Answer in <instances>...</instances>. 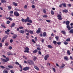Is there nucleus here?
Instances as JSON below:
<instances>
[{"instance_id":"1","label":"nucleus","mask_w":73,"mask_h":73,"mask_svg":"<svg viewBox=\"0 0 73 73\" xmlns=\"http://www.w3.org/2000/svg\"><path fill=\"white\" fill-rule=\"evenodd\" d=\"M27 62L30 65H34V62L32 60H29L27 61Z\"/></svg>"},{"instance_id":"2","label":"nucleus","mask_w":73,"mask_h":73,"mask_svg":"<svg viewBox=\"0 0 73 73\" xmlns=\"http://www.w3.org/2000/svg\"><path fill=\"white\" fill-rule=\"evenodd\" d=\"M27 21H28L29 23H32V21L31 20L29 19V17H27L26 19L25 20V23H26Z\"/></svg>"},{"instance_id":"3","label":"nucleus","mask_w":73,"mask_h":73,"mask_svg":"<svg viewBox=\"0 0 73 73\" xmlns=\"http://www.w3.org/2000/svg\"><path fill=\"white\" fill-rule=\"evenodd\" d=\"M14 15L15 16L19 17V15H20V14L18 12L16 11L14 12Z\"/></svg>"},{"instance_id":"4","label":"nucleus","mask_w":73,"mask_h":73,"mask_svg":"<svg viewBox=\"0 0 73 73\" xmlns=\"http://www.w3.org/2000/svg\"><path fill=\"white\" fill-rule=\"evenodd\" d=\"M25 49L26 50L24 51L25 53H26V52L27 53H28V52H29V49L28 47H26L25 48Z\"/></svg>"},{"instance_id":"5","label":"nucleus","mask_w":73,"mask_h":73,"mask_svg":"<svg viewBox=\"0 0 73 73\" xmlns=\"http://www.w3.org/2000/svg\"><path fill=\"white\" fill-rule=\"evenodd\" d=\"M57 17L58 19L60 20H62V18L61 17V16L60 15H58L57 16Z\"/></svg>"},{"instance_id":"6","label":"nucleus","mask_w":73,"mask_h":73,"mask_svg":"<svg viewBox=\"0 0 73 73\" xmlns=\"http://www.w3.org/2000/svg\"><path fill=\"white\" fill-rule=\"evenodd\" d=\"M49 57V55L48 54L46 55L45 56H44V60H47V58Z\"/></svg>"},{"instance_id":"7","label":"nucleus","mask_w":73,"mask_h":73,"mask_svg":"<svg viewBox=\"0 0 73 73\" xmlns=\"http://www.w3.org/2000/svg\"><path fill=\"white\" fill-rule=\"evenodd\" d=\"M29 69V67H26L23 69V70H25V71L26 70H28Z\"/></svg>"},{"instance_id":"8","label":"nucleus","mask_w":73,"mask_h":73,"mask_svg":"<svg viewBox=\"0 0 73 73\" xmlns=\"http://www.w3.org/2000/svg\"><path fill=\"white\" fill-rule=\"evenodd\" d=\"M41 31V28H39L38 29V30L36 31V33H39L40 31Z\"/></svg>"},{"instance_id":"9","label":"nucleus","mask_w":73,"mask_h":73,"mask_svg":"<svg viewBox=\"0 0 73 73\" xmlns=\"http://www.w3.org/2000/svg\"><path fill=\"white\" fill-rule=\"evenodd\" d=\"M64 59L66 61H68V60H69V58H68V57L66 56L64 57Z\"/></svg>"},{"instance_id":"10","label":"nucleus","mask_w":73,"mask_h":73,"mask_svg":"<svg viewBox=\"0 0 73 73\" xmlns=\"http://www.w3.org/2000/svg\"><path fill=\"white\" fill-rule=\"evenodd\" d=\"M46 33L45 32H44L43 33L42 36L43 37H46Z\"/></svg>"},{"instance_id":"11","label":"nucleus","mask_w":73,"mask_h":73,"mask_svg":"<svg viewBox=\"0 0 73 73\" xmlns=\"http://www.w3.org/2000/svg\"><path fill=\"white\" fill-rule=\"evenodd\" d=\"M17 37V35H14L13 36V39H15Z\"/></svg>"},{"instance_id":"12","label":"nucleus","mask_w":73,"mask_h":73,"mask_svg":"<svg viewBox=\"0 0 73 73\" xmlns=\"http://www.w3.org/2000/svg\"><path fill=\"white\" fill-rule=\"evenodd\" d=\"M19 33H22V34H24V31L23 30H20L19 31Z\"/></svg>"},{"instance_id":"13","label":"nucleus","mask_w":73,"mask_h":73,"mask_svg":"<svg viewBox=\"0 0 73 73\" xmlns=\"http://www.w3.org/2000/svg\"><path fill=\"white\" fill-rule=\"evenodd\" d=\"M34 68L35 69H36V70H39V68L37 66H34Z\"/></svg>"},{"instance_id":"14","label":"nucleus","mask_w":73,"mask_h":73,"mask_svg":"<svg viewBox=\"0 0 73 73\" xmlns=\"http://www.w3.org/2000/svg\"><path fill=\"white\" fill-rule=\"evenodd\" d=\"M70 23V22H69V21H67L66 22V24L67 25H69Z\"/></svg>"},{"instance_id":"15","label":"nucleus","mask_w":73,"mask_h":73,"mask_svg":"<svg viewBox=\"0 0 73 73\" xmlns=\"http://www.w3.org/2000/svg\"><path fill=\"white\" fill-rule=\"evenodd\" d=\"M36 60H37V57L36 56H33V60L35 61Z\"/></svg>"},{"instance_id":"16","label":"nucleus","mask_w":73,"mask_h":73,"mask_svg":"<svg viewBox=\"0 0 73 73\" xmlns=\"http://www.w3.org/2000/svg\"><path fill=\"white\" fill-rule=\"evenodd\" d=\"M19 67L21 68V70H20V71L22 72V71H23V68L22 67V66H21V65H19Z\"/></svg>"},{"instance_id":"17","label":"nucleus","mask_w":73,"mask_h":73,"mask_svg":"<svg viewBox=\"0 0 73 73\" xmlns=\"http://www.w3.org/2000/svg\"><path fill=\"white\" fill-rule=\"evenodd\" d=\"M64 12L66 13H67L68 12V9H65L64 10Z\"/></svg>"},{"instance_id":"18","label":"nucleus","mask_w":73,"mask_h":73,"mask_svg":"<svg viewBox=\"0 0 73 73\" xmlns=\"http://www.w3.org/2000/svg\"><path fill=\"white\" fill-rule=\"evenodd\" d=\"M47 47H48V48H50V49L53 48V47L50 45H48Z\"/></svg>"},{"instance_id":"19","label":"nucleus","mask_w":73,"mask_h":73,"mask_svg":"<svg viewBox=\"0 0 73 73\" xmlns=\"http://www.w3.org/2000/svg\"><path fill=\"white\" fill-rule=\"evenodd\" d=\"M13 5L15 6H17V3H15V2H13Z\"/></svg>"},{"instance_id":"20","label":"nucleus","mask_w":73,"mask_h":73,"mask_svg":"<svg viewBox=\"0 0 73 73\" xmlns=\"http://www.w3.org/2000/svg\"><path fill=\"white\" fill-rule=\"evenodd\" d=\"M69 32L70 33H73V29H70Z\"/></svg>"},{"instance_id":"21","label":"nucleus","mask_w":73,"mask_h":73,"mask_svg":"<svg viewBox=\"0 0 73 73\" xmlns=\"http://www.w3.org/2000/svg\"><path fill=\"white\" fill-rule=\"evenodd\" d=\"M7 20H10L11 21H12V19L10 17H9L7 18Z\"/></svg>"},{"instance_id":"22","label":"nucleus","mask_w":73,"mask_h":73,"mask_svg":"<svg viewBox=\"0 0 73 73\" xmlns=\"http://www.w3.org/2000/svg\"><path fill=\"white\" fill-rule=\"evenodd\" d=\"M1 2L2 3H6L7 1L5 0H1Z\"/></svg>"},{"instance_id":"23","label":"nucleus","mask_w":73,"mask_h":73,"mask_svg":"<svg viewBox=\"0 0 73 73\" xmlns=\"http://www.w3.org/2000/svg\"><path fill=\"white\" fill-rule=\"evenodd\" d=\"M67 25V28L68 29V31H69V30H70V26H69V25Z\"/></svg>"},{"instance_id":"24","label":"nucleus","mask_w":73,"mask_h":73,"mask_svg":"<svg viewBox=\"0 0 73 73\" xmlns=\"http://www.w3.org/2000/svg\"><path fill=\"white\" fill-rule=\"evenodd\" d=\"M8 68H11V69L13 68V66L11 65H9L8 66Z\"/></svg>"},{"instance_id":"25","label":"nucleus","mask_w":73,"mask_h":73,"mask_svg":"<svg viewBox=\"0 0 73 73\" xmlns=\"http://www.w3.org/2000/svg\"><path fill=\"white\" fill-rule=\"evenodd\" d=\"M67 54L68 55H70L71 53H70V51L69 50H67Z\"/></svg>"},{"instance_id":"26","label":"nucleus","mask_w":73,"mask_h":73,"mask_svg":"<svg viewBox=\"0 0 73 73\" xmlns=\"http://www.w3.org/2000/svg\"><path fill=\"white\" fill-rule=\"evenodd\" d=\"M15 25V23H12V25L11 26V28H12V27H14Z\"/></svg>"},{"instance_id":"27","label":"nucleus","mask_w":73,"mask_h":73,"mask_svg":"<svg viewBox=\"0 0 73 73\" xmlns=\"http://www.w3.org/2000/svg\"><path fill=\"white\" fill-rule=\"evenodd\" d=\"M64 64H63L62 65V66H61L59 67V68L60 69H62L64 68Z\"/></svg>"},{"instance_id":"28","label":"nucleus","mask_w":73,"mask_h":73,"mask_svg":"<svg viewBox=\"0 0 73 73\" xmlns=\"http://www.w3.org/2000/svg\"><path fill=\"white\" fill-rule=\"evenodd\" d=\"M1 26L2 27H3V28H6V27H5L4 24H2Z\"/></svg>"},{"instance_id":"29","label":"nucleus","mask_w":73,"mask_h":73,"mask_svg":"<svg viewBox=\"0 0 73 73\" xmlns=\"http://www.w3.org/2000/svg\"><path fill=\"white\" fill-rule=\"evenodd\" d=\"M37 52H38L37 50H35L33 51V53H37Z\"/></svg>"},{"instance_id":"30","label":"nucleus","mask_w":73,"mask_h":73,"mask_svg":"<svg viewBox=\"0 0 73 73\" xmlns=\"http://www.w3.org/2000/svg\"><path fill=\"white\" fill-rule=\"evenodd\" d=\"M7 7L8 8V9L9 10H11V9H12V7L11 6H7Z\"/></svg>"},{"instance_id":"31","label":"nucleus","mask_w":73,"mask_h":73,"mask_svg":"<svg viewBox=\"0 0 73 73\" xmlns=\"http://www.w3.org/2000/svg\"><path fill=\"white\" fill-rule=\"evenodd\" d=\"M1 60L2 61H3L4 62H7V60L3 58H1Z\"/></svg>"},{"instance_id":"32","label":"nucleus","mask_w":73,"mask_h":73,"mask_svg":"<svg viewBox=\"0 0 73 73\" xmlns=\"http://www.w3.org/2000/svg\"><path fill=\"white\" fill-rule=\"evenodd\" d=\"M66 41H70V38H67L66 40Z\"/></svg>"},{"instance_id":"33","label":"nucleus","mask_w":73,"mask_h":73,"mask_svg":"<svg viewBox=\"0 0 73 73\" xmlns=\"http://www.w3.org/2000/svg\"><path fill=\"white\" fill-rule=\"evenodd\" d=\"M55 38L57 41L58 40V39L59 38V37H58V36H56L55 37Z\"/></svg>"},{"instance_id":"34","label":"nucleus","mask_w":73,"mask_h":73,"mask_svg":"<svg viewBox=\"0 0 73 73\" xmlns=\"http://www.w3.org/2000/svg\"><path fill=\"white\" fill-rule=\"evenodd\" d=\"M29 33H31V34H33V31H29Z\"/></svg>"},{"instance_id":"35","label":"nucleus","mask_w":73,"mask_h":73,"mask_svg":"<svg viewBox=\"0 0 73 73\" xmlns=\"http://www.w3.org/2000/svg\"><path fill=\"white\" fill-rule=\"evenodd\" d=\"M29 31L27 29L25 30V33H26L27 32H28V33H29Z\"/></svg>"},{"instance_id":"36","label":"nucleus","mask_w":73,"mask_h":73,"mask_svg":"<svg viewBox=\"0 0 73 73\" xmlns=\"http://www.w3.org/2000/svg\"><path fill=\"white\" fill-rule=\"evenodd\" d=\"M7 54L8 56H9V55H12V54L11 52H7Z\"/></svg>"},{"instance_id":"37","label":"nucleus","mask_w":73,"mask_h":73,"mask_svg":"<svg viewBox=\"0 0 73 73\" xmlns=\"http://www.w3.org/2000/svg\"><path fill=\"white\" fill-rule=\"evenodd\" d=\"M15 11H21V10H19V9H17V8L15 9Z\"/></svg>"},{"instance_id":"38","label":"nucleus","mask_w":73,"mask_h":73,"mask_svg":"<svg viewBox=\"0 0 73 73\" xmlns=\"http://www.w3.org/2000/svg\"><path fill=\"white\" fill-rule=\"evenodd\" d=\"M51 14L52 15H54V11H53L52 10L51 11Z\"/></svg>"},{"instance_id":"39","label":"nucleus","mask_w":73,"mask_h":73,"mask_svg":"<svg viewBox=\"0 0 73 73\" xmlns=\"http://www.w3.org/2000/svg\"><path fill=\"white\" fill-rule=\"evenodd\" d=\"M53 42L55 45L57 43V42L56 41L54 40Z\"/></svg>"},{"instance_id":"40","label":"nucleus","mask_w":73,"mask_h":73,"mask_svg":"<svg viewBox=\"0 0 73 73\" xmlns=\"http://www.w3.org/2000/svg\"><path fill=\"white\" fill-rule=\"evenodd\" d=\"M21 21H22V22H25V19H24L22 18L21 19Z\"/></svg>"},{"instance_id":"41","label":"nucleus","mask_w":73,"mask_h":73,"mask_svg":"<svg viewBox=\"0 0 73 73\" xmlns=\"http://www.w3.org/2000/svg\"><path fill=\"white\" fill-rule=\"evenodd\" d=\"M12 47L11 46H10L9 47V49L10 50H11V49H12Z\"/></svg>"},{"instance_id":"42","label":"nucleus","mask_w":73,"mask_h":73,"mask_svg":"<svg viewBox=\"0 0 73 73\" xmlns=\"http://www.w3.org/2000/svg\"><path fill=\"white\" fill-rule=\"evenodd\" d=\"M15 64H17V65H19H19H21V64H19V63L17 62H16L15 63Z\"/></svg>"},{"instance_id":"43","label":"nucleus","mask_w":73,"mask_h":73,"mask_svg":"<svg viewBox=\"0 0 73 73\" xmlns=\"http://www.w3.org/2000/svg\"><path fill=\"white\" fill-rule=\"evenodd\" d=\"M19 29H23L24 28V27H19Z\"/></svg>"},{"instance_id":"44","label":"nucleus","mask_w":73,"mask_h":73,"mask_svg":"<svg viewBox=\"0 0 73 73\" xmlns=\"http://www.w3.org/2000/svg\"><path fill=\"white\" fill-rule=\"evenodd\" d=\"M4 73H8V71L6 70H4L3 71Z\"/></svg>"},{"instance_id":"45","label":"nucleus","mask_w":73,"mask_h":73,"mask_svg":"<svg viewBox=\"0 0 73 73\" xmlns=\"http://www.w3.org/2000/svg\"><path fill=\"white\" fill-rule=\"evenodd\" d=\"M64 44L65 45H67L68 44V42L66 41H65L64 42Z\"/></svg>"},{"instance_id":"46","label":"nucleus","mask_w":73,"mask_h":73,"mask_svg":"<svg viewBox=\"0 0 73 73\" xmlns=\"http://www.w3.org/2000/svg\"><path fill=\"white\" fill-rule=\"evenodd\" d=\"M6 58V61H7V62L9 61V58L8 57H7V58Z\"/></svg>"},{"instance_id":"47","label":"nucleus","mask_w":73,"mask_h":73,"mask_svg":"<svg viewBox=\"0 0 73 73\" xmlns=\"http://www.w3.org/2000/svg\"><path fill=\"white\" fill-rule=\"evenodd\" d=\"M25 9H27V5H25L24 7Z\"/></svg>"},{"instance_id":"48","label":"nucleus","mask_w":73,"mask_h":73,"mask_svg":"<svg viewBox=\"0 0 73 73\" xmlns=\"http://www.w3.org/2000/svg\"><path fill=\"white\" fill-rule=\"evenodd\" d=\"M23 58H25V60H27V57H26L25 56H23Z\"/></svg>"},{"instance_id":"49","label":"nucleus","mask_w":73,"mask_h":73,"mask_svg":"<svg viewBox=\"0 0 73 73\" xmlns=\"http://www.w3.org/2000/svg\"><path fill=\"white\" fill-rule=\"evenodd\" d=\"M13 13V11H11L9 12V13H10V14H12Z\"/></svg>"},{"instance_id":"50","label":"nucleus","mask_w":73,"mask_h":73,"mask_svg":"<svg viewBox=\"0 0 73 73\" xmlns=\"http://www.w3.org/2000/svg\"><path fill=\"white\" fill-rule=\"evenodd\" d=\"M39 21H40V22H42V19H40L38 20Z\"/></svg>"},{"instance_id":"51","label":"nucleus","mask_w":73,"mask_h":73,"mask_svg":"<svg viewBox=\"0 0 73 73\" xmlns=\"http://www.w3.org/2000/svg\"><path fill=\"white\" fill-rule=\"evenodd\" d=\"M0 67L1 68H2V69H4V68H5L4 66H1Z\"/></svg>"},{"instance_id":"52","label":"nucleus","mask_w":73,"mask_h":73,"mask_svg":"<svg viewBox=\"0 0 73 73\" xmlns=\"http://www.w3.org/2000/svg\"><path fill=\"white\" fill-rule=\"evenodd\" d=\"M7 24H9V23H10V21H7Z\"/></svg>"},{"instance_id":"53","label":"nucleus","mask_w":73,"mask_h":73,"mask_svg":"<svg viewBox=\"0 0 73 73\" xmlns=\"http://www.w3.org/2000/svg\"><path fill=\"white\" fill-rule=\"evenodd\" d=\"M52 68L53 69L54 72H56V69H55V68Z\"/></svg>"},{"instance_id":"54","label":"nucleus","mask_w":73,"mask_h":73,"mask_svg":"<svg viewBox=\"0 0 73 73\" xmlns=\"http://www.w3.org/2000/svg\"><path fill=\"white\" fill-rule=\"evenodd\" d=\"M43 17H48V16H47V15H43Z\"/></svg>"},{"instance_id":"55","label":"nucleus","mask_w":73,"mask_h":73,"mask_svg":"<svg viewBox=\"0 0 73 73\" xmlns=\"http://www.w3.org/2000/svg\"><path fill=\"white\" fill-rule=\"evenodd\" d=\"M68 5L69 7H72V5L70 4H68Z\"/></svg>"},{"instance_id":"56","label":"nucleus","mask_w":73,"mask_h":73,"mask_svg":"<svg viewBox=\"0 0 73 73\" xmlns=\"http://www.w3.org/2000/svg\"><path fill=\"white\" fill-rule=\"evenodd\" d=\"M37 49L38 50H41V49L39 47H38L37 48Z\"/></svg>"},{"instance_id":"57","label":"nucleus","mask_w":73,"mask_h":73,"mask_svg":"<svg viewBox=\"0 0 73 73\" xmlns=\"http://www.w3.org/2000/svg\"><path fill=\"white\" fill-rule=\"evenodd\" d=\"M9 44L8 43H5V45L6 46H8L9 45Z\"/></svg>"},{"instance_id":"58","label":"nucleus","mask_w":73,"mask_h":73,"mask_svg":"<svg viewBox=\"0 0 73 73\" xmlns=\"http://www.w3.org/2000/svg\"><path fill=\"white\" fill-rule=\"evenodd\" d=\"M38 53H39V54L41 55V52H40V51H39L38 52Z\"/></svg>"},{"instance_id":"59","label":"nucleus","mask_w":73,"mask_h":73,"mask_svg":"<svg viewBox=\"0 0 73 73\" xmlns=\"http://www.w3.org/2000/svg\"><path fill=\"white\" fill-rule=\"evenodd\" d=\"M5 33H6V34H7V35H9V33H8V32L7 31H5Z\"/></svg>"},{"instance_id":"60","label":"nucleus","mask_w":73,"mask_h":73,"mask_svg":"<svg viewBox=\"0 0 73 73\" xmlns=\"http://www.w3.org/2000/svg\"><path fill=\"white\" fill-rule=\"evenodd\" d=\"M46 21L47 22H48V23H50V21L49 20H46Z\"/></svg>"},{"instance_id":"61","label":"nucleus","mask_w":73,"mask_h":73,"mask_svg":"<svg viewBox=\"0 0 73 73\" xmlns=\"http://www.w3.org/2000/svg\"><path fill=\"white\" fill-rule=\"evenodd\" d=\"M10 42L11 43H12L13 42V40L11 39L10 40Z\"/></svg>"},{"instance_id":"62","label":"nucleus","mask_w":73,"mask_h":73,"mask_svg":"<svg viewBox=\"0 0 73 73\" xmlns=\"http://www.w3.org/2000/svg\"><path fill=\"white\" fill-rule=\"evenodd\" d=\"M10 72L11 73H14V72H13V70H11Z\"/></svg>"},{"instance_id":"63","label":"nucleus","mask_w":73,"mask_h":73,"mask_svg":"<svg viewBox=\"0 0 73 73\" xmlns=\"http://www.w3.org/2000/svg\"><path fill=\"white\" fill-rule=\"evenodd\" d=\"M2 47V43H0V48H1Z\"/></svg>"},{"instance_id":"64","label":"nucleus","mask_w":73,"mask_h":73,"mask_svg":"<svg viewBox=\"0 0 73 73\" xmlns=\"http://www.w3.org/2000/svg\"><path fill=\"white\" fill-rule=\"evenodd\" d=\"M57 44L58 45H60V44H61V42H57Z\"/></svg>"}]
</instances>
